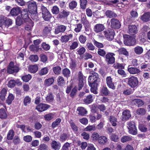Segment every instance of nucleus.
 Masks as SVG:
<instances>
[{"label":"nucleus","instance_id":"6e6552de","mask_svg":"<svg viewBox=\"0 0 150 150\" xmlns=\"http://www.w3.org/2000/svg\"><path fill=\"white\" fill-rule=\"evenodd\" d=\"M19 70V68L17 66H14L13 62H11L8 67L7 72L11 74L13 73H17Z\"/></svg>","mask_w":150,"mask_h":150},{"label":"nucleus","instance_id":"20e7f679","mask_svg":"<svg viewBox=\"0 0 150 150\" xmlns=\"http://www.w3.org/2000/svg\"><path fill=\"white\" fill-rule=\"evenodd\" d=\"M126 79L128 80V84L131 88H135L137 86L138 84V78L137 77L132 76Z\"/></svg>","mask_w":150,"mask_h":150},{"label":"nucleus","instance_id":"4468645a","mask_svg":"<svg viewBox=\"0 0 150 150\" xmlns=\"http://www.w3.org/2000/svg\"><path fill=\"white\" fill-rule=\"evenodd\" d=\"M50 107V106L47 104H40L37 105L36 109L38 111L42 112L45 111Z\"/></svg>","mask_w":150,"mask_h":150},{"label":"nucleus","instance_id":"72a5a7b5","mask_svg":"<svg viewBox=\"0 0 150 150\" xmlns=\"http://www.w3.org/2000/svg\"><path fill=\"white\" fill-rule=\"evenodd\" d=\"M99 143L101 144H105L107 142V137L105 136H101L99 138L98 140Z\"/></svg>","mask_w":150,"mask_h":150},{"label":"nucleus","instance_id":"bb28decb","mask_svg":"<svg viewBox=\"0 0 150 150\" xmlns=\"http://www.w3.org/2000/svg\"><path fill=\"white\" fill-rule=\"evenodd\" d=\"M79 111L78 114L81 115H84L87 113V111L83 107H79L77 109Z\"/></svg>","mask_w":150,"mask_h":150},{"label":"nucleus","instance_id":"052dcab7","mask_svg":"<svg viewBox=\"0 0 150 150\" xmlns=\"http://www.w3.org/2000/svg\"><path fill=\"white\" fill-rule=\"evenodd\" d=\"M30 50L32 51L37 52L39 50V48L37 46L35 45H32L30 46L29 47Z\"/></svg>","mask_w":150,"mask_h":150},{"label":"nucleus","instance_id":"e433bc0d","mask_svg":"<svg viewBox=\"0 0 150 150\" xmlns=\"http://www.w3.org/2000/svg\"><path fill=\"white\" fill-rule=\"evenodd\" d=\"M14 135V132L13 129L9 130L8 133L7 135V139L8 140L12 139Z\"/></svg>","mask_w":150,"mask_h":150},{"label":"nucleus","instance_id":"ea45409f","mask_svg":"<svg viewBox=\"0 0 150 150\" xmlns=\"http://www.w3.org/2000/svg\"><path fill=\"white\" fill-rule=\"evenodd\" d=\"M110 120L113 126H115L117 125V119L115 117L111 116L110 117Z\"/></svg>","mask_w":150,"mask_h":150},{"label":"nucleus","instance_id":"4d7b16f0","mask_svg":"<svg viewBox=\"0 0 150 150\" xmlns=\"http://www.w3.org/2000/svg\"><path fill=\"white\" fill-rule=\"evenodd\" d=\"M86 49L83 47L79 48L77 50V54L80 55L83 54L86 51Z\"/></svg>","mask_w":150,"mask_h":150},{"label":"nucleus","instance_id":"37998d69","mask_svg":"<svg viewBox=\"0 0 150 150\" xmlns=\"http://www.w3.org/2000/svg\"><path fill=\"white\" fill-rule=\"evenodd\" d=\"M14 99V97L13 95L11 94H9L7 99L6 100V103L10 105L11 104L12 102Z\"/></svg>","mask_w":150,"mask_h":150},{"label":"nucleus","instance_id":"f8f14e48","mask_svg":"<svg viewBox=\"0 0 150 150\" xmlns=\"http://www.w3.org/2000/svg\"><path fill=\"white\" fill-rule=\"evenodd\" d=\"M51 148L54 150H59L61 147V144L58 141L52 140L50 143Z\"/></svg>","mask_w":150,"mask_h":150},{"label":"nucleus","instance_id":"680f3d73","mask_svg":"<svg viewBox=\"0 0 150 150\" xmlns=\"http://www.w3.org/2000/svg\"><path fill=\"white\" fill-rule=\"evenodd\" d=\"M100 92L105 96L108 95L109 93V91L106 87H103L101 89Z\"/></svg>","mask_w":150,"mask_h":150},{"label":"nucleus","instance_id":"9d476101","mask_svg":"<svg viewBox=\"0 0 150 150\" xmlns=\"http://www.w3.org/2000/svg\"><path fill=\"white\" fill-rule=\"evenodd\" d=\"M115 54L113 53H108L105 55L106 61L110 64H112L115 62V58L114 56Z\"/></svg>","mask_w":150,"mask_h":150},{"label":"nucleus","instance_id":"7ed1b4c3","mask_svg":"<svg viewBox=\"0 0 150 150\" xmlns=\"http://www.w3.org/2000/svg\"><path fill=\"white\" fill-rule=\"evenodd\" d=\"M103 33L105 37L109 41H111L113 39L115 33L113 29L109 28L104 31Z\"/></svg>","mask_w":150,"mask_h":150},{"label":"nucleus","instance_id":"3c124183","mask_svg":"<svg viewBox=\"0 0 150 150\" xmlns=\"http://www.w3.org/2000/svg\"><path fill=\"white\" fill-rule=\"evenodd\" d=\"M48 72V69L47 67H44L42 69L39 71V74L42 76L46 74Z\"/></svg>","mask_w":150,"mask_h":150},{"label":"nucleus","instance_id":"864d4df0","mask_svg":"<svg viewBox=\"0 0 150 150\" xmlns=\"http://www.w3.org/2000/svg\"><path fill=\"white\" fill-rule=\"evenodd\" d=\"M57 81L58 85L61 86H62L63 84L65 83L64 79L62 76H59L57 79Z\"/></svg>","mask_w":150,"mask_h":150},{"label":"nucleus","instance_id":"473e14b6","mask_svg":"<svg viewBox=\"0 0 150 150\" xmlns=\"http://www.w3.org/2000/svg\"><path fill=\"white\" fill-rule=\"evenodd\" d=\"M31 98L29 96L25 97L23 99L24 105L26 106L30 104L31 102Z\"/></svg>","mask_w":150,"mask_h":150},{"label":"nucleus","instance_id":"338daca9","mask_svg":"<svg viewBox=\"0 0 150 150\" xmlns=\"http://www.w3.org/2000/svg\"><path fill=\"white\" fill-rule=\"evenodd\" d=\"M44 118L45 120H50L54 118V115L52 113H49L45 115Z\"/></svg>","mask_w":150,"mask_h":150},{"label":"nucleus","instance_id":"f3484780","mask_svg":"<svg viewBox=\"0 0 150 150\" xmlns=\"http://www.w3.org/2000/svg\"><path fill=\"white\" fill-rule=\"evenodd\" d=\"M105 29L103 25L101 24H96L94 27L93 30L96 33H99L103 31Z\"/></svg>","mask_w":150,"mask_h":150},{"label":"nucleus","instance_id":"a211bd4d","mask_svg":"<svg viewBox=\"0 0 150 150\" xmlns=\"http://www.w3.org/2000/svg\"><path fill=\"white\" fill-rule=\"evenodd\" d=\"M130 111L127 110H125L123 112L122 115V120L125 121L131 117Z\"/></svg>","mask_w":150,"mask_h":150},{"label":"nucleus","instance_id":"58836bf2","mask_svg":"<svg viewBox=\"0 0 150 150\" xmlns=\"http://www.w3.org/2000/svg\"><path fill=\"white\" fill-rule=\"evenodd\" d=\"M117 51L120 54H123L126 56H128L129 55V53L126 49L123 47L118 50Z\"/></svg>","mask_w":150,"mask_h":150},{"label":"nucleus","instance_id":"f257e3e1","mask_svg":"<svg viewBox=\"0 0 150 150\" xmlns=\"http://www.w3.org/2000/svg\"><path fill=\"white\" fill-rule=\"evenodd\" d=\"M100 81V79L98 77V74L94 73L89 76L88 78L89 85L91 87V91L94 94H97L96 91L97 86Z\"/></svg>","mask_w":150,"mask_h":150},{"label":"nucleus","instance_id":"c756f323","mask_svg":"<svg viewBox=\"0 0 150 150\" xmlns=\"http://www.w3.org/2000/svg\"><path fill=\"white\" fill-rule=\"evenodd\" d=\"M38 67L35 65H30L28 68L29 71L31 73H35L38 70Z\"/></svg>","mask_w":150,"mask_h":150},{"label":"nucleus","instance_id":"f704fd0d","mask_svg":"<svg viewBox=\"0 0 150 150\" xmlns=\"http://www.w3.org/2000/svg\"><path fill=\"white\" fill-rule=\"evenodd\" d=\"M81 21L82 23L84 24L87 26L89 25V23L87 20L86 16L85 14H82L81 15Z\"/></svg>","mask_w":150,"mask_h":150},{"label":"nucleus","instance_id":"a878e982","mask_svg":"<svg viewBox=\"0 0 150 150\" xmlns=\"http://www.w3.org/2000/svg\"><path fill=\"white\" fill-rule=\"evenodd\" d=\"M69 14V12L63 10L59 13L58 17L60 18H65L67 17Z\"/></svg>","mask_w":150,"mask_h":150},{"label":"nucleus","instance_id":"69168bd1","mask_svg":"<svg viewBox=\"0 0 150 150\" xmlns=\"http://www.w3.org/2000/svg\"><path fill=\"white\" fill-rule=\"evenodd\" d=\"M79 40L81 43L84 44L86 41V36L81 35L79 38Z\"/></svg>","mask_w":150,"mask_h":150},{"label":"nucleus","instance_id":"412c9836","mask_svg":"<svg viewBox=\"0 0 150 150\" xmlns=\"http://www.w3.org/2000/svg\"><path fill=\"white\" fill-rule=\"evenodd\" d=\"M140 19L143 21L147 22L150 20V12L144 13L140 17Z\"/></svg>","mask_w":150,"mask_h":150},{"label":"nucleus","instance_id":"aec40b11","mask_svg":"<svg viewBox=\"0 0 150 150\" xmlns=\"http://www.w3.org/2000/svg\"><path fill=\"white\" fill-rule=\"evenodd\" d=\"M129 32L131 35H134L137 32V28L135 25H130L128 26Z\"/></svg>","mask_w":150,"mask_h":150},{"label":"nucleus","instance_id":"a18cd8bd","mask_svg":"<svg viewBox=\"0 0 150 150\" xmlns=\"http://www.w3.org/2000/svg\"><path fill=\"white\" fill-rule=\"evenodd\" d=\"M61 119L60 118L57 119L55 121L53 122L52 125V127L53 128L58 126L61 122Z\"/></svg>","mask_w":150,"mask_h":150},{"label":"nucleus","instance_id":"e2e57ef3","mask_svg":"<svg viewBox=\"0 0 150 150\" xmlns=\"http://www.w3.org/2000/svg\"><path fill=\"white\" fill-rule=\"evenodd\" d=\"M136 112L138 115H143L145 113L146 111L143 108H139L137 110Z\"/></svg>","mask_w":150,"mask_h":150},{"label":"nucleus","instance_id":"de8ad7c7","mask_svg":"<svg viewBox=\"0 0 150 150\" xmlns=\"http://www.w3.org/2000/svg\"><path fill=\"white\" fill-rule=\"evenodd\" d=\"M70 124L71 127L73 131L75 132H77L78 129V127L76 126L75 123L72 122V121H71L70 122Z\"/></svg>","mask_w":150,"mask_h":150},{"label":"nucleus","instance_id":"774afa93","mask_svg":"<svg viewBox=\"0 0 150 150\" xmlns=\"http://www.w3.org/2000/svg\"><path fill=\"white\" fill-rule=\"evenodd\" d=\"M30 59L32 62H35L38 60V57L37 55H31L29 57Z\"/></svg>","mask_w":150,"mask_h":150},{"label":"nucleus","instance_id":"cd10ccee","mask_svg":"<svg viewBox=\"0 0 150 150\" xmlns=\"http://www.w3.org/2000/svg\"><path fill=\"white\" fill-rule=\"evenodd\" d=\"M134 51L136 54L140 55L143 52V49L141 47L138 46L134 48Z\"/></svg>","mask_w":150,"mask_h":150},{"label":"nucleus","instance_id":"5fc2aeb1","mask_svg":"<svg viewBox=\"0 0 150 150\" xmlns=\"http://www.w3.org/2000/svg\"><path fill=\"white\" fill-rule=\"evenodd\" d=\"M82 27V25L81 23H78L76 25V27L74 29V31L77 33L80 32Z\"/></svg>","mask_w":150,"mask_h":150},{"label":"nucleus","instance_id":"c85d7f7f","mask_svg":"<svg viewBox=\"0 0 150 150\" xmlns=\"http://www.w3.org/2000/svg\"><path fill=\"white\" fill-rule=\"evenodd\" d=\"M106 16L108 17L111 18L112 17H116L117 15L113 11H110L107 10L105 13Z\"/></svg>","mask_w":150,"mask_h":150},{"label":"nucleus","instance_id":"c03bdc74","mask_svg":"<svg viewBox=\"0 0 150 150\" xmlns=\"http://www.w3.org/2000/svg\"><path fill=\"white\" fill-rule=\"evenodd\" d=\"M62 74L64 76L67 78L69 76L70 71L69 69L67 68H64L62 71Z\"/></svg>","mask_w":150,"mask_h":150},{"label":"nucleus","instance_id":"1a4fd4ad","mask_svg":"<svg viewBox=\"0 0 150 150\" xmlns=\"http://www.w3.org/2000/svg\"><path fill=\"white\" fill-rule=\"evenodd\" d=\"M124 42L126 45H133L136 43L135 39L132 37L128 36L127 37L125 38Z\"/></svg>","mask_w":150,"mask_h":150},{"label":"nucleus","instance_id":"ddd939ff","mask_svg":"<svg viewBox=\"0 0 150 150\" xmlns=\"http://www.w3.org/2000/svg\"><path fill=\"white\" fill-rule=\"evenodd\" d=\"M21 16L25 22H28L31 20L29 18L28 15V12L27 9H24L21 12Z\"/></svg>","mask_w":150,"mask_h":150},{"label":"nucleus","instance_id":"13d9d810","mask_svg":"<svg viewBox=\"0 0 150 150\" xmlns=\"http://www.w3.org/2000/svg\"><path fill=\"white\" fill-rule=\"evenodd\" d=\"M117 73L118 74L122 77H125L127 76L125 71L122 69H118L117 70Z\"/></svg>","mask_w":150,"mask_h":150},{"label":"nucleus","instance_id":"423d86ee","mask_svg":"<svg viewBox=\"0 0 150 150\" xmlns=\"http://www.w3.org/2000/svg\"><path fill=\"white\" fill-rule=\"evenodd\" d=\"M65 33L66 35L62 36L61 37L60 40L62 42H67L69 40L72 39L73 37V35L71 30H69L68 33L67 32H66Z\"/></svg>","mask_w":150,"mask_h":150},{"label":"nucleus","instance_id":"c9c22d12","mask_svg":"<svg viewBox=\"0 0 150 150\" xmlns=\"http://www.w3.org/2000/svg\"><path fill=\"white\" fill-rule=\"evenodd\" d=\"M29 24H27L25 27V29L28 31H30L32 30V28L33 26V23L32 21H28Z\"/></svg>","mask_w":150,"mask_h":150},{"label":"nucleus","instance_id":"0eeeda50","mask_svg":"<svg viewBox=\"0 0 150 150\" xmlns=\"http://www.w3.org/2000/svg\"><path fill=\"white\" fill-rule=\"evenodd\" d=\"M42 17L46 21H48L51 17V15L50 12L45 7L43 6L41 7Z\"/></svg>","mask_w":150,"mask_h":150},{"label":"nucleus","instance_id":"79ce46f5","mask_svg":"<svg viewBox=\"0 0 150 150\" xmlns=\"http://www.w3.org/2000/svg\"><path fill=\"white\" fill-rule=\"evenodd\" d=\"M6 17L2 15L0 16V27L4 28V24Z\"/></svg>","mask_w":150,"mask_h":150},{"label":"nucleus","instance_id":"6e6d98bb","mask_svg":"<svg viewBox=\"0 0 150 150\" xmlns=\"http://www.w3.org/2000/svg\"><path fill=\"white\" fill-rule=\"evenodd\" d=\"M53 71L54 73L56 74H59L61 72V68L58 66H56L53 68Z\"/></svg>","mask_w":150,"mask_h":150},{"label":"nucleus","instance_id":"2f4dec72","mask_svg":"<svg viewBox=\"0 0 150 150\" xmlns=\"http://www.w3.org/2000/svg\"><path fill=\"white\" fill-rule=\"evenodd\" d=\"M133 101L135 105L138 107L141 106L144 104L143 102L140 99H134L133 100Z\"/></svg>","mask_w":150,"mask_h":150},{"label":"nucleus","instance_id":"2eb2a0df","mask_svg":"<svg viewBox=\"0 0 150 150\" xmlns=\"http://www.w3.org/2000/svg\"><path fill=\"white\" fill-rule=\"evenodd\" d=\"M67 27V26L63 25L58 26L55 29V34H57L60 33H64Z\"/></svg>","mask_w":150,"mask_h":150},{"label":"nucleus","instance_id":"9b49d317","mask_svg":"<svg viewBox=\"0 0 150 150\" xmlns=\"http://www.w3.org/2000/svg\"><path fill=\"white\" fill-rule=\"evenodd\" d=\"M111 26L112 28L119 29L121 27V24L119 21L116 18H112L110 20Z\"/></svg>","mask_w":150,"mask_h":150},{"label":"nucleus","instance_id":"0e129e2a","mask_svg":"<svg viewBox=\"0 0 150 150\" xmlns=\"http://www.w3.org/2000/svg\"><path fill=\"white\" fill-rule=\"evenodd\" d=\"M52 12L53 14H57L59 12V8L57 6H54L52 9Z\"/></svg>","mask_w":150,"mask_h":150},{"label":"nucleus","instance_id":"603ef678","mask_svg":"<svg viewBox=\"0 0 150 150\" xmlns=\"http://www.w3.org/2000/svg\"><path fill=\"white\" fill-rule=\"evenodd\" d=\"M6 93V90L4 88H3L1 91L0 96L2 100H4L5 99Z\"/></svg>","mask_w":150,"mask_h":150},{"label":"nucleus","instance_id":"5701e85b","mask_svg":"<svg viewBox=\"0 0 150 150\" xmlns=\"http://www.w3.org/2000/svg\"><path fill=\"white\" fill-rule=\"evenodd\" d=\"M69 137V135L68 134L63 133L62 134L60 137V140L62 142H64L66 140H67Z\"/></svg>","mask_w":150,"mask_h":150},{"label":"nucleus","instance_id":"39448f33","mask_svg":"<svg viewBox=\"0 0 150 150\" xmlns=\"http://www.w3.org/2000/svg\"><path fill=\"white\" fill-rule=\"evenodd\" d=\"M127 125L129 133L133 135L136 134L137 133V130L134 122L133 121L129 122H127Z\"/></svg>","mask_w":150,"mask_h":150},{"label":"nucleus","instance_id":"09e8293b","mask_svg":"<svg viewBox=\"0 0 150 150\" xmlns=\"http://www.w3.org/2000/svg\"><path fill=\"white\" fill-rule=\"evenodd\" d=\"M70 144L66 142L64 144L61 150H69L71 147Z\"/></svg>","mask_w":150,"mask_h":150},{"label":"nucleus","instance_id":"393cba45","mask_svg":"<svg viewBox=\"0 0 150 150\" xmlns=\"http://www.w3.org/2000/svg\"><path fill=\"white\" fill-rule=\"evenodd\" d=\"M93 96L91 95H89L84 99L83 102L86 104H90L93 101Z\"/></svg>","mask_w":150,"mask_h":150},{"label":"nucleus","instance_id":"7c9ffc66","mask_svg":"<svg viewBox=\"0 0 150 150\" xmlns=\"http://www.w3.org/2000/svg\"><path fill=\"white\" fill-rule=\"evenodd\" d=\"M12 23V20L6 17L4 24V28H7L9 27V26L11 25Z\"/></svg>","mask_w":150,"mask_h":150},{"label":"nucleus","instance_id":"f03ea898","mask_svg":"<svg viewBox=\"0 0 150 150\" xmlns=\"http://www.w3.org/2000/svg\"><path fill=\"white\" fill-rule=\"evenodd\" d=\"M28 8L29 12L31 13V17H33L35 14L37 17V7L36 2L33 1H29L28 2Z\"/></svg>","mask_w":150,"mask_h":150},{"label":"nucleus","instance_id":"4c0bfd02","mask_svg":"<svg viewBox=\"0 0 150 150\" xmlns=\"http://www.w3.org/2000/svg\"><path fill=\"white\" fill-rule=\"evenodd\" d=\"M7 117V115L4 109H0V118L2 119L6 118Z\"/></svg>","mask_w":150,"mask_h":150},{"label":"nucleus","instance_id":"49530a36","mask_svg":"<svg viewBox=\"0 0 150 150\" xmlns=\"http://www.w3.org/2000/svg\"><path fill=\"white\" fill-rule=\"evenodd\" d=\"M77 6V3L76 1H71L69 5V8L71 9L72 10L75 8Z\"/></svg>","mask_w":150,"mask_h":150},{"label":"nucleus","instance_id":"bf43d9fd","mask_svg":"<svg viewBox=\"0 0 150 150\" xmlns=\"http://www.w3.org/2000/svg\"><path fill=\"white\" fill-rule=\"evenodd\" d=\"M80 6L81 8L83 9L86 8L87 1L86 0H80Z\"/></svg>","mask_w":150,"mask_h":150},{"label":"nucleus","instance_id":"8fccbe9b","mask_svg":"<svg viewBox=\"0 0 150 150\" xmlns=\"http://www.w3.org/2000/svg\"><path fill=\"white\" fill-rule=\"evenodd\" d=\"M31 78V76L28 74L24 75L22 77L21 79L24 82H27Z\"/></svg>","mask_w":150,"mask_h":150},{"label":"nucleus","instance_id":"b1692460","mask_svg":"<svg viewBox=\"0 0 150 150\" xmlns=\"http://www.w3.org/2000/svg\"><path fill=\"white\" fill-rule=\"evenodd\" d=\"M54 82V79L53 78H50L45 80L44 85L45 86H48L51 85Z\"/></svg>","mask_w":150,"mask_h":150},{"label":"nucleus","instance_id":"dca6fc26","mask_svg":"<svg viewBox=\"0 0 150 150\" xmlns=\"http://www.w3.org/2000/svg\"><path fill=\"white\" fill-rule=\"evenodd\" d=\"M106 83L108 86L110 88L113 90L115 88V86H114L112 82V79L110 76H108L106 78Z\"/></svg>","mask_w":150,"mask_h":150},{"label":"nucleus","instance_id":"6ab92c4d","mask_svg":"<svg viewBox=\"0 0 150 150\" xmlns=\"http://www.w3.org/2000/svg\"><path fill=\"white\" fill-rule=\"evenodd\" d=\"M128 72L132 74H137L140 72V70L138 68L134 67H129L127 68Z\"/></svg>","mask_w":150,"mask_h":150},{"label":"nucleus","instance_id":"a19ab883","mask_svg":"<svg viewBox=\"0 0 150 150\" xmlns=\"http://www.w3.org/2000/svg\"><path fill=\"white\" fill-rule=\"evenodd\" d=\"M132 139V137L127 136H124L121 139L122 142L124 143L131 140Z\"/></svg>","mask_w":150,"mask_h":150},{"label":"nucleus","instance_id":"4be33fe9","mask_svg":"<svg viewBox=\"0 0 150 150\" xmlns=\"http://www.w3.org/2000/svg\"><path fill=\"white\" fill-rule=\"evenodd\" d=\"M21 12V9L19 7L13 8L11 11L10 13L12 16H16Z\"/></svg>","mask_w":150,"mask_h":150}]
</instances>
